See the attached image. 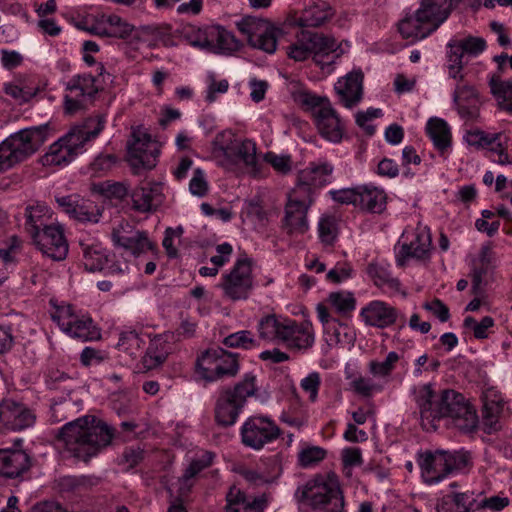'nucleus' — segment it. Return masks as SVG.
I'll use <instances>...</instances> for the list:
<instances>
[{
    "label": "nucleus",
    "instance_id": "nucleus-3",
    "mask_svg": "<svg viewBox=\"0 0 512 512\" xmlns=\"http://www.w3.org/2000/svg\"><path fill=\"white\" fill-rule=\"evenodd\" d=\"M114 432L105 421L86 415L60 428L57 440L71 456L87 463L111 444Z\"/></svg>",
    "mask_w": 512,
    "mask_h": 512
},
{
    "label": "nucleus",
    "instance_id": "nucleus-38",
    "mask_svg": "<svg viewBox=\"0 0 512 512\" xmlns=\"http://www.w3.org/2000/svg\"><path fill=\"white\" fill-rule=\"evenodd\" d=\"M65 333L81 341L97 340L101 336L100 331L96 328L92 319L89 317H76Z\"/></svg>",
    "mask_w": 512,
    "mask_h": 512
},
{
    "label": "nucleus",
    "instance_id": "nucleus-1",
    "mask_svg": "<svg viewBox=\"0 0 512 512\" xmlns=\"http://www.w3.org/2000/svg\"><path fill=\"white\" fill-rule=\"evenodd\" d=\"M413 395L425 431L436 430V422L443 418L451 419L452 425L464 432L477 427L476 410L461 393L452 389L437 393L428 383L414 387Z\"/></svg>",
    "mask_w": 512,
    "mask_h": 512
},
{
    "label": "nucleus",
    "instance_id": "nucleus-20",
    "mask_svg": "<svg viewBox=\"0 0 512 512\" xmlns=\"http://www.w3.org/2000/svg\"><path fill=\"white\" fill-rule=\"evenodd\" d=\"M36 416L25 404L12 399L0 402V423L13 431H20L31 427Z\"/></svg>",
    "mask_w": 512,
    "mask_h": 512
},
{
    "label": "nucleus",
    "instance_id": "nucleus-25",
    "mask_svg": "<svg viewBox=\"0 0 512 512\" xmlns=\"http://www.w3.org/2000/svg\"><path fill=\"white\" fill-rule=\"evenodd\" d=\"M419 466L424 482L429 485L440 482L450 474L446 451L426 452L421 456Z\"/></svg>",
    "mask_w": 512,
    "mask_h": 512
},
{
    "label": "nucleus",
    "instance_id": "nucleus-7",
    "mask_svg": "<svg viewBox=\"0 0 512 512\" xmlns=\"http://www.w3.org/2000/svg\"><path fill=\"white\" fill-rule=\"evenodd\" d=\"M239 368L238 354L221 347L207 349L196 361V372L206 382L234 377Z\"/></svg>",
    "mask_w": 512,
    "mask_h": 512
},
{
    "label": "nucleus",
    "instance_id": "nucleus-8",
    "mask_svg": "<svg viewBox=\"0 0 512 512\" xmlns=\"http://www.w3.org/2000/svg\"><path fill=\"white\" fill-rule=\"evenodd\" d=\"M214 151L218 150L234 162H242L256 176L260 172L257 149L254 141L237 136L233 130H221L213 141Z\"/></svg>",
    "mask_w": 512,
    "mask_h": 512
},
{
    "label": "nucleus",
    "instance_id": "nucleus-45",
    "mask_svg": "<svg viewBox=\"0 0 512 512\" xmlns=\"http://www.w3.org/2000/svg\"><path fill=\"white\" fill-rule=\"evenodd\" d=\"M177 33L190 45L205 50L208 43V26L200 28L186 24L177 29Z\"/></svg>",
    "mask_w": 512,
    "mask_h": 512
},
{
    "label": "nucleus",
    "instance_id": "nucleus-34",
    "mask_svg": "<svg viewBox=\"0 0 512 512\" xmlns=\"http://www.w3.org/2000/svg\"><path fill=\"white\" fill-rule=\"evenodd\" d=\"M169 347L162 336H155L149 343L146 354L142 359L145 369L152 370L165 362L169 355Z\"/></svg>",
    "mask_w": 512,
    "mask_h": 512
},
{
    "label": "nucleus",
    "instance_id": "nucleus-53",
    "mask_svg": "<svg viewBox=\"0 0 512 512\" xmlns=\"http://www.w3.org/2000/svg\"><path fill=\"white\" fill-rule=\"evenodd\" d=\"M325 456V449L318 446L307 447L298 453V464L302 468H309L321 462Z\"/></svg>",
    "mask_w": 512,
    "mask_h": 512
},
{
    "label": "nucleus",
    "instance_id": "nucleus-9",
    "mask_svg": "<svg viewBox=\"0 0 512 512\" xmlns=\"http://www.w3.org/2000/svg\"><path fill=\"white\" fill-rule=\"evenodd\" d=\"M126 147V160L134 174L139 175L156 166L161 143L145 130H132Z\"/></svg>",
    "mask_w": 512,
    "mask_h": 512
},
{
    "label": "nucleus",
    "instance_id": "nucleus-16",
    "mask_svg": "<svg viewBox=\"0 0 512 512\" xmlns=\"http://www.w3.org/2000/svg\"><path fill=\"white\" fill-rule=\"evenodd\" d=\"M38 249L47 257L64 260L68 254V243L60 225H45L37 236L31 237Z\"/></svg>",
    "mask_w": 512,
    "mask_h": 512
},
{
    "label": "nucleus",
    "instance_id": "nucleus-6",
    "mask_svg": "<svg viewBox=\"0 0 512 512\" xmlns=\"http://www.w3.org/2000/svg\"><path fill=\"white\" fill-rule=\"evenodd\" d=\"M45 130H18L0 144V171L35 153L45 141Z\"/></svg>",
    "mask_w": 512,
    "mask_h": 512
},
{
    "label": "nucleus",
    "instance_id": "nucleus-36",
    "mask_svg": "<svg viewBox=\"0 0 512 512\" xmlns=\"http://www.w3.org/2000/svg\"><path fill=\"white\" fill-rule=\"evenodd\" d=\"M425 8L427 22L436 23V29L448 18L451 10V0H421L418 9Z\"/></svg>",
    "mask_w": 512,
    "mask_h": 512
},
{
    "label": "nucleus",
    "instance_id": "nucleus-27",
    "mask_svg": "<svg viewBox=\"0 0 512 512\" xmlns=\"http://www.w3.org/2000/svg\"><path fill=\"white\" fill-rule=\"evenodd\" d=\"M432 238L429 228L424 227L417 229L415 239L409 244H403L397 255V264L403 266L409 258L418 260L429 257L431 250Z\"/></svg>",
    "mask_w": 512,
    "mask_h": 512
},
{
    "label": "nucleus",
    "instance_id": "nucleus-57",
    "mask_svg": "<svg viewBox=\"0 0 512 512\" xmlns=\"http://www.w3.org/2000/svg\"><path fill=\"white\" fill-rule=\"evenodd\" d=\"M207 94L206 100L213 102L216 99V94H223L227 92L229 83L226 79L217 80L214 72H209L206 76Z\"/></svg>",
    "mask_w": 512,
    "mask_h": 512
},
{
    "label": "nucleus",
    "instance_id": "nucleus-37",
    "mask_svg": "<svg viewBox=\"0 0 512 512\" xmlns=\"http://www.w3.org/2000/svg\"><path fill=\"white\" fill-rule=\"evenodd\" d=\"M366 271L377 287L390 292L400 290V281L394 278L385 266L378 263H370Z\"/></svg>",
    "mask_w": 512,
    "mask_h": 512
},
{
    "label": "nucleus",
    "instance_id": "nucleus-22",
    "mask_svg": "<svg viewBox=\"0 0 512 512\" xmlns=\"http://www.w3.org/2000/svg\"><path fill=\"white\" fill-rule=\"evenodd\" d=\"M32 466L29 454L22 449H0V477L16 479L26 473Z\"/></svg>",
    "mask_w": 512,
    "mask_h": 512
},
{
    "label": "nucleus",
    "instance_id": "nucleus-55",
    "mask_svg": "<svg viewBox=\"0 0 512 512\" xmlns=\"http://www.w3.org/2000/svg\"><path fill=\"white\" fill-rule=\"evenodd\" d=\"M491 267L483 265L475 260L472 261L470 277L472 282L471 292L475 296L484 293L483 277L488 273Z\"/></svg>",
    "mask_w": 512,
    "mask_h": 512
},
{
    "label": "nucleus",
    "instance_id": "nucleus-31",
    "mask_svg": "<svg viewBox=\"0 0 512 512\" xmlns=\"http://www.w3.org/2000/svg\"><path fill=\"white\" fill-rule=\"evenodd\" d=\"M132 208L139 213H148L156 210L162 201V194L158 185L149 184L136 187L130 194Z\"/></svg>",
    "mask_w": 512,
    "mask_h": 512
},
{
    "label": "nucleus",
    "instance_id": "nucleus-2",
    "mask_svg": "<svg viewBox=\"0 0 512 512\" xmlns=\"http://www.w3.org/2000/svg\"><path fill=\"white\" fill-rule=\"evenodd\" d=\"M486 49L481 37L465 36L452 38L446 45L448 76L456 81L453 93L460 116L467 120L479 115V98L474 86L464 79V65L470 58L477 57Z\"/></svg>",
    "mask_w": 512,
    "mask_h": 512
},
{
    "label": "nucleus",
    "instance_id": "nucleus-17",
    "mask_svg": "<svg viewBox=\"0 0 512 512\" xmlns=\"http://www.w3.org/2000/svg\"><path fill=\"white\" fill-rule=\"evenodd\" d=\"M88 31L101 37L129 39L135 28L116 14L101 13L91 16Z\"/></svg>",
    "mask_w": 512,
    "mask_h": 512
},
{
    "label": "nucleus",
    "instance_id": "nucleus-26",
    "mask_svg": "<svg viewBox=\"0 0 512 512\" xmlns=\"http://www.w3.org/2000/svg\"><path fill=\"white\" fill-rule=\"evenodd\" d=\"M425 8L417 9L414 15L401 20L398 29L403 38L411 42L424 39L436 30V23L427 22Z\"/></svg>",
    "mask_w": 512,
    "mask_h": 512
},
{
    "label": "nucleus",
    "instance_id": "nucleus-40",
    "mask_svg": "<svg viewBox=\"0 0 512 512\" xmlns=\"http://www.w3.org/2000/svg\"><path fill=\"white\" fill-rule=\"evenodd\" d=\"M464 140L477 150L489 148L490 151H497L494 144L501 147V133L487 134L484 130H467Z\"/></svg>",
    "mask_w": 512,
    "mask_h": 512
},
{
    "label": "nucleus",
    "instance_id": "nucleus-41",
    "mask_svg": "<svg viewBox=\"0 0 512 512\" xmlns=\"http://www.w3.org/2000/svg\"><path fill=\"white\" fill-rule=\"evenodd\" d=\"M285 319H279L274 314L262 317L257 325L259 337L263 340L272 341L282 339L283 327L286 325Z\"/></svg>",
    "mask_w": 512,
    "mask_h": 512
},
{
    "label": "nucleus",
    "instance_id": "nucleus-21",
    "mask_svg": "<svg viewBox=\"0 0 512 512\" xmlns=\"http://www.w3.org/2000/svg\"><path fill=\"white\" fill-rule=\"evenodd\" d=\"M282 339L289 349L307 351L315 341L314 330L310 321L296 322L292 319L286 320L282 328Z\"/></svg>",
    "mask_w": 512,
    "mask_h": 512
},
{
    "label": "nucleus",
    "instance_id": "nucleus-19",
    "mask_svg": "<svg viewBox=\"0 0 512 512\" xmlns=\"http://www.w3.org/2000/svg\"><path fill=\"white\" fill-rule=\"evenodd\" d=\"M313 200L292 191L285 207L284 228L289 234H304L308 230L307 211Z\"/></svg>",
    "mask_w": 512,
    "mask_h": 512
},
{
    "label": "nucleus",
    "instance_id": "nucleus-11",
    "mask_svg": "<svg viewBox=\"0 0 512 512\" xmlns=\"http://www.w3.org/2000/svg\"><path fill=\"white\" fill-rule=\"evenodd\" d=\"M236 27L246 36L253 48L269 54L276 51L278 38L283 33L281 28L274 26L266 19L253 16L243 17L236 22Z\"/></svg>",
    "mask_w": 512,
    "mask_h": 512
},
{
    "label": "nucleus",
    "instance_id": "nucleus-60",
    "mask_svg": "<svg viewBox=\"0 0 512 512\" xmlns=\"http://www.w3.org/2000/svg\"><path fill=\"white\" fill-rule=\"evenodd\" d=\"M398 360V353L394 351L389 352L384 361H372L370 363V371L374 375L387 376L392 372Z\"/></svg>",
    "mask_w": 512,
    "mask_h": 512
},
{
    "label": "nucleus",
    "instance_id": "nucleus-61",
    "mask_svg": "<svg viewBox=\"0 0 512 512\" xmlns=\"http://www.w3.org/2000/svg\"><path fill=\"white\" fill-rule=\"evenodd\" d=\"M77 316L74 314L71 305L58 306L51 314V318L65 332Z\"/></svg>",
    "mask_w": 512,
    "mask_h": 512
},
{
    "label": "nucleus",
    "instance_id": "nucleus-43",
    "mask_svg": "<svg viewBox=\"0 0 512 512\" xmlns=\"http://www.w3.org/2000/svg\"><path fill=\"white\" fill-rule=\"evenodd\" d=\"M312 32L302 30L295 41L287 47V55L295 61H304L311 56Z\"/></svg>",
    "mask_w": 512,
    "mask_h": 512
},
{
    "label": "nucleus",
    "instance_id": "nucleus-46",
    "mask_svg": "<svg viewBox=\"0 0 512 512\" xmlns=\"http://www.w3.org/2000/svg\"><path fill=\"white\" fill-rule=\"evenodd\" d=\"M502 411V405L496 401L486 400L482 409V423L484 431L488 434L500 429L499 416Z\"/></svg>",
    "mask_w": 512,
    "mask_h": 512
},
{
    "label": "nucleus",
    "instance_id": "nucleus-63",
    "mask_svg": "<svg viewBox=\"0 0 512 512\" xmlns=\"http://www.w3.org/2000/svg\"><path fill=\"white\" fill-rule=\"evenodd\" d=\"M319 237L325 244H333L336 239V223L333 217H322L318 223Z\"/></svg>",
    "mask_w": 512,
    "mask_h": 512
},
{
    "label": "nucleus",
    "instance_id": "nucleus-10",
    "mask_svg": "<svg viewBox=\"0 0 512 512\" xmlns=\"http://www.w3.org/2000/svg\"><path fill=\"white\" fill-rule=\"evenodd\" d=\"M101 130H69L62 138L50 146L49 152L42 158L44 166L66 165L82 151L84 144L98 137Z\"/></svg>",
    "mask_w": 512,
    "mask_h": 512
},
{
    "label": "nucleus",
    "instance_id": "nucleus-13",
    "mask_svg": "<svg viewBox=\"0 0 512 512\" xmlns=\"http://www.w3.org/2000/svg\"><path fill=\"white\" fill-rule=\"evenodd\" d=\"M251 265V259H238L230 273L223 276L220 287L226 297L233 301L244 300L249 297L253 288Z\"/></svg>",
    "mask_w": 512,
    "mask_h": 512
},
{
    "label": "nucleus",
    "instance_id": "nucleus-39",
    "mask_svg": "<svg viewBox=\"0 0 512 512\" xmlns=\"http://www.w3.org/2000/svg\"><path fill=\"white\" fill-rule=\"evenodd\" d=\"M48 209L43 204L29 205L25 208V230L29 235L37 236L46 224Z\"/></svg>",
    "mask_w": 512,
    "mask_h": 512
},
{
    "label": "nucleus",
    "instance_id": "nucleus-49",
    "mask_svg": "<svg viewBox=\"0 0 512 512\" xmlns=\"http://www.w3.org/2000/svg\"><path fill=\"white\" fill-rule=\"evenodd\" d=\"M93 190L107 199L122 200L128 195V187L124 183L109 180L95 183Z\"/></svg>",
    "mask_w": 512,
    "mask_h": 512
},
{
    "label": "nucleus",
    "instance_id": "nucleus-64",
    "mask_svg": "<svg viewBox=\"0 0 512 512\" xmlns=\"http://www.w3.org/2000/svg\"><path fill=\"white\" fill-rule=\"evenodd\" d=\"M142 340L136 331H126L119 335L117 347L129 354L140 348Z\"/></svg>",
    "mask_w": 512,
    "mask_h": 512
},
{
    "label": "nucleus",
    "instance_id": "nucleus-5",
    "mask_svg": "<svg viewBox=\"0 0 512 512\" xmlns=\"http://www.w3.org/2000/svg\"><path fill=\"white\" fill-rule=\"evenodd\" d=\"M256 391V376L252 373L244 375L242 381L233 388L223 389L215 405V421L222 427L235 424L248 397Z\"/></svg>",
    "mask_w": 512,
    "mask_h": 512
},
{
    "label": "nucleus",
    "instance_id": "nucleus-23",
    "mask_svg": "<svg viewBox=\"0 0 512 512\" xmlns=\"http://www.w3.org/2000/svg\"><path fill=\"white\" fill-rule=\"evenodd\" d=\"M311 56L322 69L331 66L344 53L341 44L330 36L312 32Z\"/></svg>",
    "mask_w": 512,
    "mask_h": 512
},
{
    "label": "nucleus",
    "instance_id": "nucleus-50",
    "mask_svg": "<svg viewBox=\"0 0 512 512\" xmlns=\"http://www.w3.org/2000/svg\"><path fill=\"white\" fill-rule=\"evenodd\" d=\"M328 300L330 304L340 314H348L356 307V299L352 292L337 291L329 294Z\"/></svg>",
    "mask_w": 512,
    "mask_h": 512
},
{
    "label": "nucleus",
    "instance_id": "nucleus-62",
    "mask_svg": "<svg viewBox=\"0 0 512 512\" xmlns=\"http://www.w3.org/2000/svg\"><path fill=\"white\" fill-rule=\"evenodd\" d=\"M452 496L461 512H475L480 509V502H477L472 492L453 493Z\"/></svg>",
    "mask_w": 512,
    "mask_h": 512
},
{
    "label": "nucleus",
    "instance_id": "nucleus-18",
    "mask_svg": "<svg viewBox=\"0 0 512 512\" xmlns=\"http://www.w3.org/2000/svg\"><path fill=\"white\" fill-rule=\"evenodd\" d=\"M364 74L361 69H353L345 76L338 78L334 84V90L340 104L347 109H352L360 104L363 99Z\"/></svg>",
    "mask_w": 512,
    "mask_h": 512
},
{
    "label": "nucleus",
    "instance_id": "nucleus-33",
    "mask_svg": "<svg viewBox=\"0 0 512 512\" xmlns=\"http://www.w3.org/2000/svg\"><path fill=\"white\" fill-rule=\"evenodd\" d=\"M357 207L371 213H382L386 208V194L376 187L360 186Z\"/></svg>",
    "mask_w": 512,
    "mask_h": 512
},
{
    "label": "nucleus",
    "instance_id": "nucleus-12",
    "mask_svg": "<svg viewBox=\"0 0 512 512\" xmlns=\"http://www.w3.org/2000/svg\"><path fill=\"white\" fill-rule=\"evenodd\" d=\"M240 434L244 446L260 450L277 440L281 429L267 416H251L243 423Z\"/></svg>",
    "mask_w": 512,
    "mask_h": 512
},
{
    "label": "nucleus",
    "instance_id": "nucleus-58",
    "mask_svg": "<svg viewBox=\"0 0 512 512\" xmlns=\"http://www.w3.org/2000/svg\"><path fill=\"white\" fill-rule=\"evenodd\" d=\"M360 186L354 188H343L339 190H330V197L339 204H352L355 207L358 205Z\"/></svg>",
    "mask_w": 512,
    "mask_h": 512
},
{
    "label": "nucleus",
    "instance_id": "nucleus-44",
    "mask_svg": "<svg viewBox=\"0 0 512 512\" xmlns=\"http://www.w3.org/2000/svg\"><path fill=\"white\" fill-rule=\"evenodd\" d=\"M84 266L89 271H100L107 262V254L98 244L81 243Z\"/></svg>",
    "mask_w": 512,
    "mask_h": 512
},
{
    "label": "nucleus",
    "instance_id": "nucleus-15",
    "mask_svg": "<svg viewBox=\"0 0 512 512\" xmlns=\"http://www.w3.org/2000/svg\"><path fill=\"white\" fill-rule=\"evenodd\" d=\"M333 169L328 162L311 163L299 172L298 182L293 191L299 196L313 200L316 190L330 183Z\"/></svg>",
    "mask_w": 512,
    "mask_h": 512
},
{
    "label": "nucleus",
    "instance_id": "nucleus-47",
    "mask_svg": "<svg viewBox=\"0 0 512 512\" xmlns=\"http://www.w3.org/2000/svg\"><path fill=\"white\" fill-rule=\"evenodd\" d=\"M101 215L102 210L93 202L79 199L71 218L84 223H98Z\"/></svg>",
    "mask_w": 512,
    "mask_h": 512
},
{
    "label": "nucleus",
    "instance_id": "nucleus-28",
    "mask_svg": "<svg viewBox=\"0 0 512 512\" xmlns=\"http://www.w3.org/2000/svg\"><path fill=\"white\" fill-rule=\"evenodd\" d=\"M226 501V512H264L268 505L264 494L250 498L235 486L230 488Z\"/></svg>",
    "mask_w": 512,
    "mask_h": 512
},
{
    "label": "nucleus",
    "instance_id": "nucleus-30",
    "mask_svg": "<svg viewBox=\"0 0 512 512\" xmlns=\"http://www.w3.org/2000/svg\"><path fill=\"white\" fill-rule=\"evenodd\" d=\"M331 8L323 5H312L306 8L301 15L289 14L285 20L287 26L318 27L331 17Z\"/></svg>",
    "mask_w": 512,
    "mask_h": 512
},
{
    "label": "nucleus",
    "instance_id": "nucleus-59",
    "mask_svg": "<svg viewBox=\"0 0 512 512\" xmlns=\"http://www.w3.org/2000/svg\"><path fill=\"white\" fill-rule=\"evenodd\" d=\"M263 159L279 173L287 174L291 171L292 160L289 155H277L274 152H267L264 154Z\"/></svg>",
    "mask_w": 512,
    "mask_h": 512
},
{
    "label": "nucleus",
    "instance_id": "nucleus-35",
    "mask_svg": "<svg viewBox=\"0 0 512 512\" xmlns=\"http://www.w3.org/2000/svg\"><path fill=\"white\" fill-rule=\"evenodd\" d=\"M489 86L499 107L512 114V80H502L499 76H492Z\"/></svg>",
    "mask_w": 512,
    "mask_h": 512
},
{
    "label": "nucleus",
    "instance_id": "nucleus-4",
    "mask_svg": "<svg viewBox=\"0 0 512 512\" xmlns=\"http://www.w3.org/2000/svg\"><path fill=\"white\" fill-rule=\"evenodd\" d=\"M295 496L316 512H346L344 496L335 477L316 475L298 487Z\"/></svg>",
    "mask_w": 512,
    "mask_h": 512
},
{
    "label": "nucleus",
    "instance_id": "nucleus-14",
    "mask_svg": "<svg viewBox=\"0 0 512 512\" xmlns=\"http://www.w3.org/2000/svg\"><path fill=\"white\" fill-rule=\"evenodd\" d=\"M298 100L312 109L319 128H343L346 125L327 97L305 90L299 93Z\"/></svg>",
    "mask_w": 512,
    "mask_h": 512
},
{
    "label": "nucleus",
    "instance_id": "nucleus-32",
    "mask_svg": "<svg viewBox=\"0 0 512 512\" xmlns=\"http://www.w3.org/2000/svg\"><path fill=\"white\" fill-rule=\"evenodd\" d=\"M111 236L116 246L130 251L134 256H138L152 249V243L149 241L147 233L144 231H135L130 235H126L120 229L114 228Z\"/></svg>",
    "mask_w": 512,
    "mask_h": 512
},
{
    "label": "nucleus",
    "instance_id": "nucleus-51",
    "mask_svg": "<svg viewBox=\"0 0 512 512\" xmlns=\"http://www.w3.org/2000/svg\"><path fill=\"white\" fill-rule=\"evenodd\" d=\"M426 133L441 156H445L451 150V130H426Z\"/></svg>",
    "mask_w": 512,
    "mask_h": 512
},
{
    "label": "nucleus",
    "instance_id": "nucleus-42",
    "mask_svg": "<svg viewBox=\"0 0 512 512\" xmlns=\"http://www.w3.org/2000/svg\"><path fill=\"white\" fill-rule=\"evenodd\" d=\"M67 89L72 93V97L77 96L85 101L91 99L98 92L95 78L86 74L72 78Z\"/></svg>",
    "mask_w": 512,
    "mask_h": 512
},
{
    "label": "nucleus",
    "instance_id": "nucleus-56",
    "mask_svg": "<svg viewBox=\"0 0 512 512\" xmlns=\"http://www.w3.org/2000/svg\"><path fill=\"white\" fill-rule=\"evenodd\" d=\"M213 458L214 454L212 452L206 451L202 453L201 456L193 459L189 466L186 468L183 474V479L187 481L195 477L198 473L212 464Z\"/></svg>",
    "mask_w": 512,
    "mask_h": 512
},
{
    "label": "nucleus",
    "instance_id": "nucleus-54",
    "mask_svg": "<svg viewBox=\"0 0 512 512\" xmlns=\"http://www.w3.org/2000/svg\"><path fill=\"white\" fill-rule=\"evenodd\" d=\"M72 377L60 370H51L47 374L46 383L51 390H63L68 393L72 392Z\"/></svg>",
    "mask_w": 512,
    "mask_h": 512
},
{
    "label": "nucleus",
    "instance_id": "nucleus-24",
    "mask_svg": "<svg viewBox=\"0 0 512 512\" xmlns=\"http://www.w3.org/2000/svg\"><path fill=\"white\" fill-rule=\"evenodd\" d=\"M360 316L366 325L384 329L397 322L399 312L386 302L374 300L361 309Z\"/></svg>",
    "mask_w": 512,
    "mask_h": 512
},
{
    "label": "nucleus",
    "instance_id": "nucleus-52",
    "mask_svg": "<svg viewBox=\"0 0 512 512\" xmlns=\"http://www.w3.org/2000/svg\"><path fill=\"white\" fill-rule=\"evenodd\" d=\"M222 343L229 348L249 349L256 345L251 331L241 330L225 337Z\"/></svg>",
    "mask_w": 512,
    "mask_h": 512
},
{
    "label": "nucleus",
    "instance_id": "nucleus-29",
    "mask_svg": "<svg viewBox=\"0 0 512 512\" xmlns=\"http://www.w3.org/2000/svg\"><path fill=\"white\" fill-rule=\"evenodd\" d=\"M241 47L240 41L227 29L219 25L208 26V43L205 50L217 54L231 55Z\"/></svg>",
    "mask_w": 512,
    "mask_h": 512
},
{
    "label": "nucleus",
    "instance_id": "nucleus-48",
    "mask_svg": "<svg viewBox=\"0 0 512 512\" xmlns=\"http://www.w3.org/2000/svg\"><path fill=\"white\" fill-rule=\"evenodd\" d=\"M4 91L19 104L28 102L36 94L35 88L28 86L22 80H14L4 84Z\"/></svg>",
    "mask_w": 512,
    "mask_h": 512
}]
</instances>
